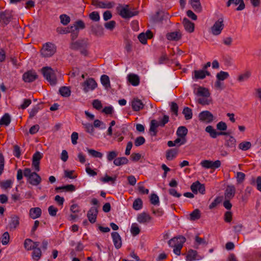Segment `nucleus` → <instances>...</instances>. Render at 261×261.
<instances>
[{"label":"nucleus","mask_w":261,"mask_h":261,"mask_svg":"<svg viewBox=\"0 0 261 261\" xmlns=\"http://www.w3.org/2000/svg\"><path fill=\"white\" fill-rule=\"evenodd\" d=\"M186 238L183 236L174 237L170 239L168 243L170 247L173 248V252L177 255L180 254V251L183 247Z\"/></svg>","instance_id":"obj_1"},{"label":"nucleus","mask_w":261,"mask_h":261,"mask_svg":"<svg viewBox=\"0 0 261 261\" xmlns=\"http://www.w3.org/2000/svg\"><path fill=\"white\" fill-rule=\"evenodd\" d=\"M23 175L27 178L28 182L33 186L39 185L42 180L41 177L35 172H32L30 168H25Z\"/></svg>","instance_id":"obj_2"},{"label":"nucleus","mask_w":261,"mask_h":261,"mask_svg":"<svg viewBox=\"0 0 261 261\" xmlns=\"http://www.w3.org/2000/svg\"><path fill=\"white\" fill-rule=\"evenodd\" d=\"M169 118L167 115H164L162 119L159 121L156 120H151L150 124L149 131L152 136H155L157 134L156 128L159 127H163L169 121Z\"/></svg>","instance_id":"obj_3"},{"label":"nucleus","mask_w":261,"mask_h":261,"mask_svg":"<svg viewBox=\"0 0 261 261\" xmlns=\"http://www.w3.org/2000/svg\"><path fill=\"white\" fill-rule=\"evenodd\" d=\"M44 77L51 85H55L57 83V76L55 70L51 67H44L41 69Z\"/></svg>","instance_id":"obj_4"},{"label":"nucleus","mask_w":261,"mask_h":261,"mask_svg":"<svg viewBox=\"0 0 261 261\" xmlns=\"http://www.w3.org/2000/svg\"><path fill=\"white\" fill-rule=\"evenodd\" d=\"M56 49V46L54 44L50 42H47L43 45L41 51V54L44 57H50L55 54Z\"/></svg>","instance_id":"obj_5"},{"label":"nucleus","mask_w":261,"mask_h":261,"mask_svg":"<svg viewBox=\"0 0 261 261\" xmlns=\"http://www.w3.org/2000/svg\"><path fill=\"white\" fill-rule=\"evenodd\" d=\"M117 10L119 14L123 18H129L137 14V12L131 11L127 5H120L117 7Z\"/></svg>","instance_id":"obj_6"},{"label":"nucleus","mask_w":261,"mask_h":261,"mask_svg":"<svg viewBox=\"0 0 261 261\" xmlns=\"http://www.w3.org/2000/svg\"><path fill=\"white\" fill-rule=\"evenodd\" d=\"M82 87L85 93H88L95 90L97 87V84L93 78H88L82 84Z\"/></svg>","instance_id":"obj_7"},{"label":"nucleus","mask_w":261,"mask_h":261,"mask_svg":"<svg viewBox=\"0 0 261 261\" xmlns=\"http://www.w3.org/2000/svg\"><path fill=\"white\" fill-rule=\"evenodd\" d=\"M224 20L222 17H220L216 21L211 28V33L215 36L220 35L224 27Z\"/></svg>","instance_id":"obj_8"},{"label":"nucleus","mask_w":261,"mask_h":261,"mask_svg":"<svg viewBox=\"0 0 261 261\" xmlns=\"http://www.w3.org/2000/svg\"><path fill=\"white\" fill-rule=\"evenodd\" d=\"M200 165L204 168L214 169L220 167L221 163L219 160L213 162L212 161L205 160L201 162Z\"/></svg>","instance_id":"obj_9"},{"label":"nucleus","mask_w":261,"mask_h":261,"mask_svg":"<svg viewBox=\"0 0 261 261\" xmlns=\"http://www.w3.org/2000/svg\"><path fill=\"white\" fill-rule=\"evenodd\" d=\"M92 5L97 8L110 9L112 8L115 4L111 1H92Z\"/></svg>","instance_id":"obj_10"},{"label":"nucleus","mask_w":261,"mask_h":261,"mask_svg":"<svg viewBox=\"0 0 261 261\" xmlns=\"http://www.w3.org/2000/svg\"><path fill=\"white\" fill-rule=\"evenodd\" d=\"M42 158V154L39 151H36L33 155L32 166L36 171L40 170V161Z\"/></svg>","instance_id":"obj_11"},{"label":"nucleus","mask_w":261,"mask_h":261,"mask_svg":"<svg viewBox=\"0 0 261 261\" xmlns=\"http://www.w3.org/2000/svg\"><path fill=\"white\" fill-rule=\"evenodd\" d=\"M191 189L192 191L195 194H197L198 192H199L200 193L203 194L205 192V187L204 185L200 184L198 181L192 184L191 186Z\"/></svg>","instance_id":"obj_12"},{"label":"nucleus","mask_w":261,"mask_h":261,"mask_svg":"<svg viewBox=\"0 0 261 261\" xmlns=\"http://www.w3.org/2000/svg\"><path fill=\"white\" fill-rule=\"evenodd\" d=\"M209 71L205 70H195L193 72V78L196 80L204 79L206 76H210Z\"/></svg>","instance_id":"obj_13"},{"label":"nucleus","mask_w":261,"mask_h":261,"mask_svg":"<svg viewBox=\"0 0 261 261\" xmlns=\"http://www.w3.org/2000/svg\"><path fill=\"white\" fill-rule=\"evenodd\" d=\"M97 214L98 210L97 207H92L90 208L87 213V217L90 223H94L96 222Z\"/></svg>","instance_id":"obj_14"},{"label":"nucleus","mask_w":261,"mask_h":261,"mask_svg":"<svg viewBox=\"0 0 261 261\" xmlns=\"http://www.w3.org/2000/svg\"><path fill=\"white\" fill-rule=\"evenodd\" d=\"M199 118L201 121L210 123L213 120V115L209 111H204L199 113Z\"/></svg>","instance_id":"obj_15"},{"label":"nucleus","mask_w":261,"mask_h":261,"mask_svg":"<svg viewBox=\"0 0 261 261\" xmlns=\"http://www.w3.org/2000/svg\"><path fill=\"white\" fill-rule=\"evenodd\" d=\"M22 78L25 82L31 83L37 78V75L35 71H29L23 74Z\"/></svg>","instance_id":"obj_16"},{"label":"nucleus","mask_w":261,"mask_h":261,"mask_svg":"<svg viewBox=\"0 0 261 261\" xmlns=\"http://www.w3.org/2000/svg\"><path fill=\"white\" fill-rule=\"evenodd\" d=\"M205 132L210 134V136L212 138H216L218 136L221 135H227L228 133L225 132H217L212 126L208 125L206 127Z\"/></svg>","instance_id":"obj_17"},{"label":"nucleus","mask_w":261,"mask_h":261,"mask_svg":"<svg viewBox=\"0 0 261 261\" xmlns=\"http://www.w3.org/2000/svg\"><path fill=\"white\" fill-rule=\"evenodd\" d=\"M19 225V218L17 215H12L8 223L10 230H14Z\"/></svg>","instance_id":"obj_18"},{"label":"nucleus","mask_w":261,"mask_h":261,"mask_svg":"<svg viewBox=\"0 0 261 261\" xmlns=\"http://www.w3.org/2000/svg\"><path fill=\"white\" fill-rule=\"evenodd\" d=\"M111 236L115 247L116 249L121 248L122 246V241L119 234L117 232H113L111 233Z\"/></svg>","instance_id":"obj_19"},{"label":"nucleus","mask_w":261,"mask_h":261,"mask_svg":"<svg viewBox=\"0 0 261 261\" xmlns=\"http://www.w3.org/2000/svg\"><path fill=\"white\" fill-rule=\"evenodd\" d=\"M12 15L9 11L0 12V22L8 24L11 20Z\"/></svg>","instance_id":"obj_20"},{"label":"nucleus","mask_w":261,"mask_h":261,"mask_svg":"<svg viewBox=\"0 0 261 261\" xmlns=\"http://www.w3.org/2000/svg\"><path fill=\"white\" fill-rule=\"evenodd\" d=\"M179 150L177 148L168 149L166 152V158L168 161L173 160L178 155Z\"/></svg>","instance_id":"obj_21"},{"label":"nucleus","mask_w":261,"mask_h":261,"mask_svg":"<svg viewBox=\"0 0 261 261\" xmlns=\"http://www.w3.org/2000/svg\"><path fill=\"white\" fill-rule=\"evenodd\" d=\"M236 193V188L233 185H229L227 187L225 191V197L226 199H230L232 198Z\"/></svg>","instance_id":"obj_22"},{"label":"nucleus","mask_w":261,"mask_h":261,"mask_svg":"<svg viewBox=\"0 0 261 261\" xmlns=\"http://www.w3.org/2000/svg\"><path fill=\"white\" fill-rule=\"evenodd\" d=\"M232 5V7L234 8L237 5L239 6L236 8L237 11H241L245 8V4L244 1H227L226 6L227 7L230 6Z\"/></svg>","instance_id":"obj_23"},{"label":"nucleus","mask_w":261,"mask_h":261,"mask_svg":"<svg viewBox=\"0 0 261 261\" xmlns=\"http://www.w3.org/2000/svg\"><path fill=\"white\" fill-rule=\"evenodd\" d=\"M42 214V211L38 207L31 208L30 210L29 216L33 219H36L39 218Z\"/></svg>","instance_id":"obj_24"},{"label":"nucleus","mask_w":261,"mask_h":261,"mask_svg":"<svg viewBox=\"0 0 261 261\" xmlns=\"http://www.w3.org/2000/svg\"><path fill=\"white\" fill-rule=\"evenodd\" d=\"M127 80L134 86H137L140 83V78L139 76L134 73L128 74Z\"/></svg>","instance_id":"obj_25"},{"label":"nucleus","mask_w":261,"mask_h":261,"mask_svg":"<svg viewBox=\"0 0 261 261\" xmlns=\"http://www.w3.org/2000/svg\"><path fill=\"white\" fill-rule=\"evenodd\" d=\"M194 93L198 96L208 97L210 95V93L207 89L199 87L197 90H194Z\"/></svg>","instance_id":"obj_26"},{"label":"nucleus","mask_w":261,"mask_h":261,"mask_svg":"<svg viewBox=\"0 0 261 261\" xmlns=\"http://www.w3.org/2000/svg\"><path fill=\"white\" fill-rule=\"evenodd\" d=\"M181 37V34L179 31L170 32L167 34L166 38L170 41H177Z\"/></svg>","instance_id":"obj_27"},{"label":"nucleus","mask_w":261,"mask_h":261,"mask_svg":"<svg viewBox=\"0 0 261 261\" xmlns=\"http://www.w3.org/2000/svg\"><path fill=\"white\" fill-rule=\"evenodd\" d=\"M225 139V145L226 147H228L234 150L236 148V140L235 138L232 136H228L226 137Z\"/></svg>","instance_id":"obj_28"},{"label":"nucleus","mask_w":261,"mask_h":261,"mask_svg":"<svg viewBox=\"0 0 261 261\" xmlns=\"http://www.w3.org/2000/svg\"><path fill=\"white\" fill-rule=\"evenodd\" d=\"M151 220V217L145 213H141L137 217V221L140 223H148Z\"/></svg>","instance_id":"obj_29"},{"label":"nucleus","mask_w":261,"mask_h":261,"mask_svg":"<svg viewBox=\"0 0 261 261\" xmlns=\"http://www.w3.org/2000/svg\"><path fill=\"white\" fill-rule=\"evenodd\" d=\"M201 258L202 257H198L197 252L196 250H190L186 256V261H194Z\"/></svg>","instance_id":"obj_30"},{"label":"nucleus","mask_w":261,"mask_h":261,"mask_svg":"<svg viewBox=\"0 0 261 261\" xmlns=\"http://www.w3.org/2000/svg\"><path fill=\"white\" fill-rule=\"evenodd\" d=\"M132 107L135 111H138L144 107L142 101L138 98H134L132 101Z\"/></svg>","instance_id":"obj_31"},{"label":"nucleus","mask_w":261,"mask_h":261,"mask_svg":"<svg viewBox=\"0 0 261 261\" xmlns=\"http://www.w3.org/2000/svg\"><path fill=\"white\" fill-rule=\"evenodd\" d=\"M182 23L185 30L189 32L192 33L194 30V23L191 22L188 19L185 18L183 19Z\"/></svg>","instance_id":"obj_32"},{"label":"nucleus","mask_w":261,"mask_h":261,"mask_svg":"<svg viewBox=\"0 0 261 261\" xmlns=\"http://www.w3.org/2000/svg\"><path fill=\"white\" fill-rule=\"evenodd\" d=\"M152 37V33L150 31H148L146 34L142 33L140 34L138 37V39L142 44H146L147 42V38H150Z\"/></svg>","instance_id":"obj_33"},{"label":"nucleus","mask_w":261,"mask_h":261,"mask_svg":"<svg viewBox=\"0 0 261 261\" xmlns=\"http://www.w3.org/2000/svg\"><path fill=\"white\" fill-rule=\"evenodd\" d=\"M190 5L196 13L201 12L202 10V7L200 1H190Z\"/></svg>","instance_id":"obj_34"},{"label":"nucleus","mask_w":261,"mask_h":261,"mask_svg":"<svg viewBox=\"0 0 261 261\" xmlns=\"http://www.w3.org/2000/svg\"><path fill=\"white\" fill-rule=\"evenodd\" d=\"M11 122V117L8 113H5L0 119V125L8 126Z\"/></svg>","instance_id":"obj_35"},{"label":"nucleus","mask_w":261,"mask_h":261,"mask_svg":"<svg viewBox=\"0 0 261 261\" xmlns=\"http://www.w3.org/2000/svg\"><path fill=\"white\" fill-rule=\"evenodd\" d=\"M128 160L125 157L117 158H116L113 161L114 164L117 166L126 165L128 163Z\"/></svg>","instance_id":"obj_36"},{"label":"nucleus","mask_w":261,"mask_h":261,"mask_svg":"<svg viewBox=\"0 0 261 261\" xmlns=\"http://www.w3.org/2000/svg\"><path fill=\"white\" fill-rule=\"evenodd\" d=\"M188 134V129L184 126H179L176 131V135L178 137L186 138Z\"/></svg>","instance_id":"obj_37"},{"label":"nucleus","mask_w":261,"mask_h":261,"mask_svg":"<svg viewBox=\"0 0 261 261\" xmlns=\"http://www.w3.org/2000/svg\"><path fill=\"white\" fill-rule=\"evenodd\" d=\"M86 150L92 157L101 159L103 156V154L101 152L97 151L94 149L86 148Z\"/></svg>","instance_id":"obj_38"},{"label":"nucleus","mask_w":261,"mask_h":261,"mask_svg":"<svg viewBox=\"0 0 261 261\" xmlns=\"http://www.w3.org/2000/svg\"><path fill=\"white\" fill-rule=\"evenodd\" d=\"M32 254V258L35 261H38L42 256V252L40 248L33 249Z\"/></svg>","instance_id":"obj_39"},{"label":"nucleus","mask_w":261,"mask_h":261,"mask_svg":"<svg viewBox=\"0 0 261 261\" xmlns=\"http://www.w3.org/2000/svg\"><path fill=\"white\" fill-rule=\"evenodd\" d=\"M59 92L62 96L65 97H69L71 94L70 88L65 86L61 87L59 89Z\"/></svg>","instance_id":"obj_40"},{"label":"nucleus","mask_w":261,"mask_h":261,"mask_svg":"<svg viewBox=\"0 0 261 261\" xmlns=\"http://www.w3.org/2000/svg\"><path fill=\"white\" fill-rule=\"evenodd\" d=\"M100 82L105 88H108L110 86V79L107 75L103 74L101 76Z\"/></svg>","instance_id":"obj_41"},{"label":"nucleus","mask_w":261,"mask_h":261,"mask_svg":"<svg viewBox=\"0 0 261 261\" xmlns=\"http://www.w3.org/2000/svg\"><path fill=\"white\" fill-rule=\"evenodd\" d=\"M59 190H64L67 192H73L75 190V187L73 185H67L56 188V190L58 191Z\"/></svg>","instance_id":"obj_42"},{"label":"nucleus","mask_w":261,"mask_h":261,"mask_svg":"<svg viewBox=\"0 0 261 261\" xmlns=\"http://www.w3.org/2000/svg\"><path fill=\"white\" fill-rule=\"evenodd\" d=\"M143 202L141 199L137 198L133 202V207L134 210L138 211L142 208Z\"/></svg>","instance_id":"obj_43"},{"label":"nucleus","mask_w":261,"mask_h":261,"mask_svg":"<svg viewBox=\"0 0 261 261\" xmlns=\"http://www.w3.org/2000/svg\"><path fill=\"white\" fill-rule=\"evenodd\" d=\"M130 230L132 234L134 236L138 235L140 232V229L138 224L136 223L132 224Z\"/></svg>","instance_id":"obj_44"},{"label":"nucleus","mask_w":261,"mask_h":261,"mask_svg":"<svg viewBox=\"0 0 261 261\" xmlns=\"http://www.w3.org/2000/svg\"><path fill=\"white\" fill-rule=\"evenodd\" d=\"M13 183V180L8 179L2 182L0 184V186L2 189L6 190L7 189L11 188L12 186Z\"/></svg>","instance_id":"obj_45"},{"label":"nucleus","mask_w":261,"mask_h":261,"mask_svg":"<svg viewBox=\"0 0 261 261\" xmlns=\"http://www.w3.org/2000/svg\"><path fill=\"white\" fill-rule=\"evenodd\" d=\"M182 113L184 115L185 118L186 120L192 119L193 113L192 110L190 108L188 107H185L183 110Z\"/></svg>","instance_id":"obj_46"},{"label":"nucleus","mask_w":261,"mask_h":261,"mask_svg":"<svg viewBox=\"0 0 261 261\" xmlns=\"http://www.w3.org/2000/svg\"><path fill=\"white\" fill-rule=\"evenodd\" d=\"M91 30L93 33L97 36H101L103 34V29L101 26L97 25L95 26H92Z\"/></svg>","instance_id":"obj_47"},{"label":"nucleus","mask_w":261,"mask_h":261,"mask_svg":"<svg viewBox=\"0 0 261 261\" xmlns=\"http://www.w3.org/2000/svg\"><path fill=\"white\" fill-rule=\"evenodd\" d=\"M190 220L194 221L200 218V212L198 209L194 210L190 215Z\"/></svg>","instance_id":"obj_48"},{"label":"nucleus","mask_w":261,"mask_h":261,"mask_svg":"<svg viewBox=\"0 0 261 261\" xmlns=\"http://www.w3.org/2000/svg\"><path fill=\"white\" fill-rule=\"evenodd\" d=\"M229 77V73L227 72L221 71L216 75V78L219 81H224Z\"/></svg>","instance_id":"obj_49"},{"label":"nucleus","mask_w":261,"mask_h":261,"mask_svg":"<svg viewBox=\"0 0 261 261\" xmlns=\"http://www.w3.org/2000/svg\"><path fill=\"white\" fill-rule=\"evenodd\" d=\"M33 241L30 239H27L24 242V247L27 250H33L34 247L33 246Z\"/></svg>","instance_id":"obj_50"},{"label":"nucleus","mask_w":261,"mask_h":261,"mask_svg":"<svg viewBox=\"0 0 261 261\" xmlns=\"http://www.w3.org/2000/svg\"><path fill=\"white\" fill-rule=\"evenodd\" d=\"M251 146V143L250 142H243L239 144V148L244 151H246L250 148Z\"/></svg>","instance_id":"obj_51"},{"label":"nucleus","mask_w":261,"mask_h":261,"mask_svg":"<svg viewBox=\"0 0 261 261\" xmlns=\"http://www.w3.org/2000/svg\"><path fill=\"white\" fill-rule=\"evenodd\" d=\"M82 124L86 130V131L91 134H92L94 132V127L92 124L90 123H84L82 122Z\"/></svg>","instance_id":"obj_52"},{"label":"nucleus","mask_w":261,"mask_h":261,"mask_svg":"<svg viewBox=\"0 0 261 261\" xmlns=\"http://www.w3.org/2000/svg\"><path fill=\"white\" fill-rule=\"evenodd\" d=\"M85 24L82 20H79L76 21L74 24V26H71L70 27L71 30L74 28L76 31H77L79 29H83L85 28Z\"/></svg>","instance_id":"obj_53"},{"label":"nucleus","mask_w":261,"mask_h":261,"mask_svg":"<svg viewBox=\"0 0 261 261\" xmlns=\"http://www.w3.org/2000/svg\"><path fill=\"white\" fill-rule=\"evenodd\" d=\"M117 176H115L114 177H110L106 175L105 177L101 178L100 180L104 183H107L109 181L112 182V184H114L116 180Z\"/></svg>","instance_id":"obj_54"},{"label":"nucleus","mask_w":261,"mask_h":261,"mask_svg":"<svg viewBox=\"0 0 261 261\" xmlns=\"http://www.w3.org/2000/svg\"><path fill=\"white\" fill-rule=\"evenodd\" d=\"M251 75V72L250 71H246L245 73L241 74L238 77V80L240 82H243L247 80Z\"/></svg>","instance_id":"obj_55"},{"label":"nucleus","mask_w":261,"mask_h":261,"mask_svg":"<svg viewBox=\"0 0 261 261\" xmlns=\"http://www.w3.org/2000/svg\"><path fill=\"white\" fill-rule=\"evenodd\" d=\"M61 23L63 25L68 24L70 20V17L66 14H62L60 16Z\"/></svg>","instance_id":"obj_56"},{"label":"nucleus","mask_w":261,"mask_h":261,"mask_svg":"<svg viewBox=\"0 0 261 261\" xmlns=\"http://www.w3.org/2000/svg\"><path fill=\"white\" fill-rule=\"evenodd\" d=\"M150 201L151 204L156 205L159 204V198L155 194H151L150 197Z\"/></svg>","instance_id":"obj_57"},{"label":"nucleus","mask_w":261,"mask_h":261,"mask_svg":"<svg viewBox=\"0 0 261 261\" xmlns=\"http://www.w3.org/2000/svg\"><path fill=\"white\" fill-rule=\"evenodd\" d=\"M10 240V236L9 233L6 231L5 232L2 237V243L3 245H5L8 244Z\"/></svg>","instance_id":"obj_58"},{"label":"nucleus","mask_w":261,"mask_h":261,"mask_svg":"<svg viewBox=\"0 0 261 261\" xmlns=\"http://www.w3.org/2000/svg\"><path fill=\"white\" fill-rule=\"evenodd\" d=\"M41 109L39 105L33 107L29 112L30 117L32 118L35 116Z\"/></svg>","instance_id":"obj_59"},{"label":"nucleus","mask_w":261,"mask_h":261,"mask_svg":"<svg viewBox=\"0 0 261 261\" xmlns=\"http://www.w3.org/2000/svg\"><path fill=\"white\" fill-rule=\"evenodd\" d=\"M118 155V153L115 151H111L108 152L107 158L108 161H112V160H114L117 156Z\"/></svg>","instance_id":"obj_60"},{"label":"nucleus","mask_w":261,"mask_h":261,"mask_svg":"<svg viewBox=\"0 0 261 261\" xmlns=\"http://www.w3.org/2000/svg\"><path fill=\"white\" fill-rule=\"evenodd\" d=\"M94 126L95 127H99L101 129H104L106 128V124L101 121L96 119L94 121Z\"/></svg>","instance_id":"obj_61"},{"label":"nucleus","mask_w":261,"mask_h":261,"mask_svg":"<svg viewBox=\"0 0 261 261\" xmlns=\"http://www.w3.org/2000/svg\"><path fill=\"white\" fill-rule=\"evenodd\" d=\"M175 146L179 147L182 145L185 144L187 140L186 138H182L180 137H178L176 138L174 141Z\"/></svg>","instance_id":"obj_62"},{"label":"nucleus","mask_w":261,"mask_h":261,"mask_svg":"<svg viewBox=\"0 0 261 261\" xmlns=\"http://www.w3.org/2000/svg\"><path fill=\"white\" fill-rule=\"evenodd\" d=\"M56 31L57 33L60 34H65L68 33H70L71 31V29L69 28H63V27H58L56 29Z\"/></svg>","instance_id":"obj_63"},{"label":"nucleus","mask_w":261,"mask_h":261,"mask_svg":"<svg viewBox=\"0 0 261 261\" xmlns=\"http://www.w3.org/2000/svg\"><path fill=\"white\" fill-rule=\"evenodd\" d=\"M145 142V138L142 136H140L135 139V145L136 146H139L141 145H143Z\"/></svg>","instance_id":"obj_64"}]
</instances>
